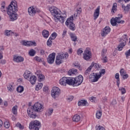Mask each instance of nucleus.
Returning <instances> with one entry per match:
<instances>
[{"label": "nucleus", "instance_id": "obj_58", "mask_svg": "<svg viewBox=\"0 0 130 130\" xmlns=\"http://www.w3.org/2000/svg\"><path fill=\"white\" fill-rule=\"evenodd\" d=\"M107 52V50L106 49H103L102 52V56H103V54L105 55V53Z\"/></svg>", "mask_w": 130, "mask_h": 130}, {"label": "nucleus", "instance_id": "obj_11", "mask_svg": "<svg viewBox=\"0 0 130 130\" xmlns=\"http://www.w3.org/2000/svg\"><path fill=\"white\" fill-rule=\"evenodd\" d=\"M84 81V78L82 75H79L74 78V82L75 83V86H80Z\"/></svg>", "mask_w": 130, "mask_h": 130}, {"label": "nucleus", "instance_id": "obj_60", "mask_svg": "<svg viewBox=\"0 0 130 130\" xmlns=\"http://www.w3.org/2000/svg\"><path fill=\"white\" fill-rule=\"evenodd\" d=\"M122 76L123 80H125V79H127V78H128V75L126 74V73L125 74H124V75H122Z\"/></svg>", "mask_w": 130, "mask_h": 130}, {"label": "nucleus", "instance_id": "obj_26", "mask_svg": "<svg viewBox=\"0 0 130 130\" xmlns=\"http://www.w3.org/2000/svg\"><path fill=\"white\" fill-rule=\"evenodd\" d=\"M73 121L78 122V121H80V120H81V116L78 115H75L73 117Z\"/></svg>", "mask_w": 130, "mask_h": 130}, {"label": "nucleus", "instance_id": "obj_32", "mask_svg": "<svg viewBox=\"0 0 130 130\" xmlns=\"http://www.w3.org/2000/svg\"><path fill=\"white\" fill-rule=\"evenodd\" d=\"M18 111V106H15L12 108V113L16 115Z\"/></svg>", "mask_w": 130, "mask_h": 130}, {"label": "nucleus", "instance_id": "obj_17", "mask_svg": "<svg viewBox=\"0 0 130 130\" xmlns=\"http://www.w3.org/2000/svg\"><path fill=\"white\" fill-rule=\"evenodd\" d=\"M23 77L26 80H29L32 77V73L29 71H26L23 74Z\"/></svg>", "mask_w": 130, "mask_h": 130}, {"label": "nucleus", "instance_id": "obj_47", "mask_svg": "<svg viewBox=\"0 0 130 130\" xmlns=\"http://www.w3.org/2000/svg\"><path fill=\"white\" fill-rule=\"evenodd\" d=\"M120 76H123L124 75L126 74V72L124 69H121L120 71Z\"/></svg>", "mask_w": 130, "mask_h": 130}, {"label": "nucleus", "instance_id": "obj_33", "mask_svg": "<svg viewBox=\"0 0 130 130\" xmlns=\"http://www.w3.org/2000/svg\"><path fill=\"white\" fill-rule=\"evenodd\" d=\"M28 54L30 56H34V55H35V54H36V51H35L33 49H31L29 50Z\"/></svg>", "mask_w": 130, "mask_h": 130}, {"label": "nucleus", "instance_id": "obj_6", "mask_svg": "<svg viewBox=\"0 0 130 130\" xmlns=\"http://www.w3.org/2000/svg\"><path fill=\"white\" fill-rule=\"evenodd\" d=\"M51 94L52 98L56 99L60 95V89L57 87H53L51 91Z\"/></svg>", "mask_w": 130, "mask_h": 130}, {"label": "nucleus", "instance_id": "obj_1", "mask_svg": "<svg viewBox=\"0 0 130 130\" xmlns=\"http://www.w3.org/2000/svg\"><path fill=\"white\" fill-rule=\"evenodd\" d=\"M49 11L52 15L54 17V20L56 23H61L63 24L64 21H66V18H67V14L66 13H62L59 12V10L56 7H52L49 8Z\"/></svg>", "mask_w": 130, "mask_h": 130}, {"label": "nucleus", "instance_id": "obj_54", "mask_svg": "<svg viewBox=\"0 0 130 130\" xmlns=\"http://www.w3.org/2000/svg\"><path fill=\"white\" fill-rule=\"evenodd\" d=\"M83 53V50H82V49L80 48L77 51V54L78 55H81Z\"/></svg>", "mask_w": 130, "mask_h": 130}, {"label": "nucleus", "instance_id": "obj_63", "mask_svg": "<svg viewBox=\"0 0 130 130\" xmlns=\"http://www.w3.org/2000/svg\"><path fill=\"white\" fill-rule=\"evenodd\" d=\"M21 44H22V45H24V46H27V42L22 41L21 42Z\"/></svg>", "mask_w": 130, "mask_h": 130}, {"label": "nucleus", "instance_id": "obj_21", "mask_svg": "<svg viewBox=\"0 0 130 130\" xmlns=\"http://www.w3.org/2000/svg\"><path fill=\"white\" fill-rule=\"evenodd\" d=\"M77 72L78 70L77 69H73L69 71L68 75H69V76H75L78 74Z\"/></svg>", "mask_w": 130, "mask_h": 130}, {"label": "nucleus", "instance_id": "obj_57", "mask_svg": "<svg viewBox=\"0 0 130 130\" xmlns=\"http://www.w3.org/2000/svg\"><path fill=\"white\" fill-rule=\"evenodd\" d=\"M44 92H45V93H48V87L45 86L43 88Z\"/></svg>", "mask_w": 130, "mask_h": 130}, {"label": "nucleus", "instance_id": "obj_31", "mask_svg": "<svg viewBox=\"0 0 130 130\" xmlns=\"http://www.w3.org/2000/svg\"><path fill=\"white\" fill-rule=\"evenodd\" d=\"M101 116H102V111H97L96 113V118H98V119H100V118H101Z\"/></svg>", "mask_w": 130, "mask_h": 130}, {"label": "nucleus", "instance_id": "obj_8", "mask_svg": "<svg viewBox=\"0 0 130 130\" xmlns=\"http://www.w3.org/2000/svg\"><path fill=\"white\" fill-rule=\"evenodd\" d=\"M91 58L92 53L91 52V49L89 48H86L83 54V58L85 60H89Z\"/></svg>", "mask_w": 130, "mask_h": 130}, {"label": "nucleus", "instance_id": "obj_24", "mask_svg": "<svg viewBox=\"0 0 130 130\" xmlns=\"http://www.w3.org/2000/svg\"><path fill=\"white\" fill-rule=\"evenodd\" d=\"M73 21H74V17L71 16L69 18H68V19L65 22V24L67 25H70L71 24H73L74 23Z\"/></svg>", "mask_w": 130, "mask_h": 130}, {"label": "nucleus", "instance_id": "obj_29", "mask_svg": "<svg viewBox=\"0 0 130 130\" xmlns=\"http://www.w3.org/2000/svg\"><path fill=\"white\" fill-rule=\"evenodd\" d=\"M122 9L124 10V11H126L127 12H128L130 10V4H128L126 7L124 6V5H122Z\"/></svg>", "mask_w": 130, "mask_h": 130}, {"label": "nucleus", "instance_id": "obj_55", "mask_svg": "<svg viewBox=\"0 0 130 130\" xmlns=\"http://www.w3.org/2000/svg\"><path fill=\"white\" fill-rule=\"evenodd\" d=\"M105 74V69H103L101 70V71L100 72V75H98L99 76H102V75H104Z\"/></svg>", "mask_w": 130, "mask_h": 130}, {"label": "nucleus", "instance_id": "obj_46", "mask_svg": "<svg viewBox=\"0 0 130 130\" xmlns=\"http://www.w3.org/2000/svg\"><path fill=\"white\" fill-rule=\"evenodd\" d=\"M12 33H13L12 30H6L5 31V35H6V36H11V35H12Z\"/></svg>", "mask_w": 130, "mask_h": 130}, {"label": "nucleus", "instance_id": "obj_50", "mask_svg": "<svg viewBox=\"0 0 130 130\" xmlns=\"http://www.w3.org/2000/svg\"><path fill=\"white\" fill-rule=\"evenodd\" d=\"M16 125L17 127H19L20 129H23V128H24V126H22L20 123H17Z\"/></svg>", "mask_w": 130, "mask_h": 130}, {"label": "nucleus", "instance_id": "obj_9", "mask_svg": "<svg viewBox=\"0 0 130 130\" xmlns=\"http://www.w3.org/2000/svg\"><path fill=\"white\" fill-rule=\"evenodd\" d=\"M101 76L99 75L98 74L96 73H93L89 76V80L92 83H95V82H98V80L100 79Z\"/></svg>", "mask_w": 130, "mask_h": 130}, {"label": "nucleus", "instance_id": "obj_45", "mask_svg": "<svg viewBox=\"0 0 130 130\" xmlns=\"http://www.w3.org/2000/svg\"><path fill=\"white\" fill-rule=\"evenodd\" d=\"M53 112V109H50L48 110V113H46L47 115L48 116H50L51 114H52V113Z\"/></svg>", "mask_w": 130, "mask_h": 130}, {"label": "nucleus", "instance_id": "obj_38", "mask_svg": "<svg viewBox=\"0 0 130 130\" xmlns=\"http://www.w3.org/2000/svg\"><path fill=\"white\" fill-rule=\"evenodd\" d=\"M102 60H103V62H107L108 60L107 59V57L103 54V56H102Z\"/></svg>", "mask_w": 130, "mask_h": 130}, {"label": "nucleus", "instance_id": "obj_44", "mask_svg": "<svg viewBox=\"0 0 130 130\" xmlns=\"http://www.w3.org/2000/svg\"><path fill=\"white\" fill-rule=\"evenodd\" d=\"M10 126L11 125L10 124V122H9V121H6V122H5L4 126L5 127H6V128H9Z\"/></svg>", "mask_w": 130, "mask_h": 130}, {"label": "nucleus", "instance_id": "obj_14", "mask_svg": "<svg viewBox=\"0 0 130 130\" xmlns=\"http://www.w3.org/2000/svg\"><path fill=\"white\" fill-rule=\"evenodd\" d=\"M110 27H109V26H106L102 32V36L103 37H105V36L110 32Z\"/></svg>", "mask_w": 130, "mask_h": 130}, {"label": "nucleus", "instance_id": "obj_59", "mask_svg": "<svg viewBox=\"0 0 130 130\" xmlns=\"http://www.w3.org/2000/svg\"><path fill=\"white\" fill-rule=\"evenodd\" d=\"M115 78L117 80V81H118V80H119V73H116L115 74Z\"/></svg>", "mask_w": 130, "mask_h": 130}, {"label": "nucleus", "instance_id": "obj_2", "mask_svg": "<svg viewBox=\"0 0 130 130\" xmlns=\"http://www.w3.org/2000/svg\"><path fill=\"white\" fill-rule=\"evenodd\" d=\"M44 109V106L39 103V102L36 103L34 104L32 108L27 109V114L30 118H36V112H42Z\"/></svg>", "mask_w": 130, "mask_h": 130}, {"label": "nucleus", "instance_id": "obj_53", "mask_svg": "<svg viewBox=\"0 0 130 130\" xmlns=\"http://www.w3.org/2000/svg\"><path fill=\"white\" fill-rule=\"evenodd\" d=\"M96 130H105V128L101 126H96Z\"/></svg>", "mask_w": 130, "mask_h": 130}, {"label": "nucleus", "instance_id": "obj_25", "mask_svg": "<svg viewBox=\"0 0 130 130\" xmlns=\"http://www.w3.org/2000/svg\"><path fill=\"white\" fill-rule=\"evenodd\" d=\"M78 106H86L88 104V102L86 100H80L78 102Z\"/></svg>", "mask_w": 130, "mask_h": 130}, {"label": "nucleus", "instance_id": "obj_4", "mask_svg": "<svg viewBox=\"0 0 130 130\" xmlns=\"http://www.w3.org/2000/svg\"><path fill=\"white\" fill-rule=\"evenodd\" d=\"M68 57L69 54L68 53H58V55L56 56V64H57V66H59L60 63L63 62V59H64V58H67Z\"/></svg>", "mask_w": 130, "mask_h": 130}, {"label": "nucleus", "instance_id": "obj_41", "mask_svg": "<svg viewBox=\"0 0 130 130\" xmlns=\"http://www.w3.org/2000/svg\"><path fill=\"white\" fill-rule=\"evenodd\" d=\"M119 91L121 92L122 95H123V94H125V92H126L125 88L123 87L119 88Z\"/></svg>", "mask_w": 130, "mask_h": 130}, {"label": "nucleus", "instance_id": "obj_27", "mask_svg": "<svg viewBox=\"0 0 130 130\" xmlns=\"http://www.w3.org/2000/svg\"><path fill=\"white\" fill-rule=\"evenodd\" d=\"M42 35L44 38H48V36H49V31L44 29L43 30Z\"/></svg>", "mask_w": 130, "mask_h": 130}, {"label": "nucleus", "instance_id": "obj_19", "mask_svg": "<svg viewBox=\"0 0 130 130\" xmlns=\"http://www.w3.org/2000/svg\"><path fill=\"white\" fill-rule=\"evenodd\" d=\"M121 18H122V14H118V17L115 18L117 21V23L119 24H123L124 23V20H121Z\"/></svg>", "mask_w": 130, "mask_h": 130}, {"label": "nucleus", "instance_id": "obj_39", "mask_svg": "<svg viewBox=\"0 0 130 130\" xmlns=\"http://www.w3.org/2000/svg\"><path fill=\"white\" fill-rule=\"evenodd\" d=\"M52 38H50L48 40L47 42V45H48V46H51V45H52V41L51 40H52Z\"/></svg>", "mask_w": 130, "mask_h": 130}, {"label": "nucleus", "instance_id": "obj_48", "mask_svg": "<svg viewBox=\"0 0 130 130\" xmlns=\"http://www.w3.org/2000/svg\"><path fill=\"white\" fill-rule=\"evenodd\" d=\"M35 60H37V61H40V62L44 61V59H41L40 57H35Z\"/></svg>", "mask_w": 130, "mask_h": 130}, {"label": "nucleus", "instance_id": "obj_64", "mask_svg": "<svg viewBox=\"0 0 130 130\" xmlns=\"http://www.w3.org/2000/svg\"><path fill=\"white\" fill-rule=\"evenodd\" d=\"M52 37H54V38H56V37L57 36V34H56V32H53L51 35Z\"/></svg>", "mask_w": 130, "mask_h": 130}, {"label": "nucleus", "instance_id": "obj_12", "mask_svg": "<svg viewBox=\"0 0 130 130\" xmlns=\"http://www.w3.org/2000/svg\"><path fill=\"white\" fill-rule=\"evenodd\" d=\"M55 58V53H52V54H50L48 58H47V61L48 63H50V64L53 63L54 62V59Z\"/></svg>", "mask_w": 130, "mask_h": 130}, {"label": "nucleus", "instance_id": "obj_43", "mask_svg": "<svg viewBox=\"0 0 130 130\" xmlns=\"http://www.w3.org/2000/svg\"><path fill=\"white\" fill-rule=\"evenodd\" d=\"M117 7V4L114 3L112 7V13H114V11H116Z\"/></svg>", "mask_w": 130, "mask_h": 130}, {"label": "nucleus", "instance_id": "obj_36", "mask_svg": "<svg viewBox=\"0 0 130 130\" xmlns=\"http://www.w3.org/2000/svg\"><path fill=\"white\" fill-rule=\"evenodd\" d=\"M117 23V21H116V19L114 18H112V19L111 20V24L112 25V26H116V24Z\"/></svg>", "mask_w": 130, "mask_h": 130}, {"label": "nucleus", "instance_id": "obj_3", "mask_svg": "<svg viewBox=\"0 0 130 130\" xmlns=\"http://www.w3.org/2000/svg\"><path fill=\"white\" fill-rule=\"evenodd\" d=\"M18 12V5L17 2L12 1L7 9L8 15H14Z\"/></svg>", "mask_w": 130, "mask_h": 130}, {"label": "nucleus", "instance_id": "obj_49", "mask_svg": "<svg viewBox=\"0 0 130 130\" xmlns=\"http://www.w3.org/2000/svg\"><path fill=\"white\" fill-rule=\"evenodd\" d=\"M73 99H74V96L70 95L67 98V101H68V102H71V101H72Z\"/></svg>", "mask_w": 130, "mask_h": 130}, {"label": "nucleus", "instance_id": "obj_13", "mask_svg": "<svg viewBox=\"0 0 130 130\" xmlns=\"http://www.w3.org/2000/svg\"><path fill=\"white\" fill-rule=\"evenodd\" d=\"M67 85H69V86H76L74 78L71 77H67Z\"/></svg>", "mask_w": 130, "mask_h": 130}, {"label": "nucleus", "instance_id": "obj_51", "mask_svg": "<svg viewBox=\"0 0 130 130\" xmlns=\"http://www.w3.org/2000/svg\"><path fill=\"white\" fill-rule=\"evenodd\" d=\"M92 67H94L95 69H98L99 68H100L99 67V64H98L97 63H92L91 64Z\"/></svg>", "mask_w": 130, "mask_h": 130}, {"label": "nucleus", "instance_id": "obj_42", "mask_svg": "<svg viewBox=\"0 0 130 130\" xmlns=\"http://www.w3.org/2000/svg\"><path fill=\"white\" fill-rule=\"evenodd\" d=\"M34 45L36 46V43L35 42L27 41V46H32Z\"/></svg>", "mask_w": 130, "mask_h": 130}, {"label": "nucleus", "instance_id": "obj_5", "mask_svg": "<svg viewBox=\"0 0 130 130\" xmlns=\"http://www.w3.org/2000/svg\"><path fill=\"white\" fill-rule=\"evenodd\" d=\"M127 41V36L126 35H123L122 39H120V43L117 47L118 50L119 51L122 50V49L123 48V47L125 46Z\"/></svg>", "mask_w": 130, "mask_h": 130}, {"label": "nucleus", "instance_id": "obj_10", "mask_svg": "<svg viewBox=\"0 0 130 130\" xmlns=\"http://www.w3.org/2000/svg\"><path fill=\"white\" fill-rule=\"evenodd\" d=\"M28 12L29 16H35L37 13H40V10L38 9L36 7H30L28 9Z\"/></svg>", "mask_w": 130, "mask_h": 130}, {"label": "nucleus", "instance_id": "obj_20", "mask_svg": "<svg viewBox=\"0 0 130 130\" xmlns=\"http://www.w3.org/2000/svg\"><path fill=\"white\" fill-rule=\"evenodd\" d=\"M8 16H9L10 21H16L18 19V14L17 13H13V14L8 15Z\"/></svg>", "mask_w": 130, "mask_h": 130}, {"label": "nucleus", "instance_id": "obj_34", "mask_svg": "<svg viewBox=\"0 0 130 130\" xmlns=\"http://www.w3.org/2000/svg\"><path fill=\"white\" fill-rule=\"evenodd\" d=\"M70 36L73 41H74V42H76V41H77V39H78V38L77 37V36H76L75 35H74V34H71L70 35Z\"/></svg>", "mask_w": 130, "mask_h": 130}, {"label": "nucleus", "instance_id": "obj_23", "mask_svg": "<svg viewBox=\"0 0 130 130\" xmlns=\"http://www.w3.org/2000/svg\"><path fill=\"white\" fill-rule=\"evenodd\" d=\"M28 81L32 85H34L36 83V81H37V78L35 76H31Z\"/></svg>", "mask_w": 130, "mask_h": 130}, {"label": "nucleus", "instance_id": "obj_15", "mask_svg": "<svg viewBox=\"0 0 130 130\" xmlns=\"http://www.w3.org/2000/svg\"><path fill=\"white\" fill-rule=\"evenodd\" d=\"M38 78L39 82H42V81H44L45 80V76L41 74V71L39 70L38 71Z\"/></svg>", "mask_w": 130, "mask_h": 130}, {"label": "nucleus", "instance_id": "obj_16", "mask_svg": "<svg viewBox=\"0 0 130 130\" xmlns=\"http://www.w3.org/2000/svg\"><path fill=\"white\" fill-rule=\"evenodd\" d=\"M13 60L14 61H16V62H22L24 61V58L22 56H14Z\"/></svg>", "mask_w": 130, "mask_h": 130}, {"label": "nucleus", "instance_id": "obj_7", "mask_svg": "<svg viewBox=\"0 0 130 130\" xmlns=\"http://www.w3.org/2000/svg\"><path fill=\"white\" fill-rule=\"evenodd\" d=\"M41 124L40 122L38 120L32 121L29 124V129L35 128V130H39L38 126H40Z\"/></svg>", "mask_w": 130, "mask_h": 130}, {"label": "nucleus", "instance_id": "obj_52", "mask_svg": "<svg viewBox=\"0 0 130 130\" xmlns=\"http://www.w3.org/2000/svg\"><path fill=\"white\" fill-rule=\"evenodd\" d=\"M74 66L75 67H76V69H79V70H81V67H80V63L78 62L77 63L75 62L74 63Z\"/></svg>", "mask_w": 130, "mask_h": 130}, {"label": "nucleus", "instance_id": "obj_30", "mask_svg": "<svg viewBox=\"0 0 130 130\" xmlns=\"http://www.w3.org/2000/svg\"><path fill=\"white\" fill-rule=\"evenodd\" d=\"M92 68H93V66H92V65H91L85 71V72L84 74H85V75H86V76H88V75H90V73H91V70H92Z\"/></svg>", "mask_w": 130, "mask_h": 130}, {"label": "nucleus", "instance_id": "obj_28", "mask_svg": "<svg viewBox=\"0 0 130 130\" xmlns=\"http://www.w3.org/2000/svg\"><path fill=\"white\" fill-rule=\"evenodd\" d=\"M67 27H69V28L70 30H72V31H75L76 30V25L74 23H71L70 24H68L66 25Z\"/></svg>", "mask_w": 130, "mask_h": 130}, {"label": "nucleus", "instance_id": "obj_61", "mask_svg": "<svg viewBox=\"0 0 130 130\" xmlns=\"http://www.w3.org/2000/svg\"><path fill=\"white\" fill-rule=\"evenodd\" d=\"M6 62H7V61L5 59H2L0 60V63H1L2 64H5Z\"/></svg>", "mask_w": 130, "mask_h": 130}, {"label": "nucleus", "instance_id": "obj_40", "mask_svg": "<svg viewBox=\"0 0 130 130\" xmlns=\"http://www.w3.org/2000/svg\"><path fill=\"white\" fill-rule=\"evenodd\" d=\"M77 13H75L74 14V17L75 18H76V17H78V15H80V14H81V12H82V8H80L79 10L77 9L76 10Z\"/></svg>", "mask_w": 130, "mask_h": 130}, {"label": "nucleus", "instance_id": "obj_35", "mask_svg": "<svg viewBox=\"0 0 130 130\" xmlns=\"http://www.w3.org/2000/svg\"><path fill=\"white\" fill-rule=\"evenodd\" d=\"M42 87H43V84L42 83H39L38 85H37L36 87V91H39Z\"/></svg>", "mask_w": 130, "mask_h": 130}, {"label": "nucleus", "instance_id": "obj_22", "mask_svg": "<svg viewBox=\"0 0 130 130\" xmlns=\"http://www.w3.org/2000/svg\"><path fill=\"white\" fill-rule=\"evenodd\" d=\"M59 83L61 86H67V77H62L59 81Z\"/></svg>", "mask_w": 130, "mask_h": 130}, {"label": "nucleus", "instance_id": "obj_62", "mask_svg": "<svg viewBox=\"0 0 130 130\" xmlns=\"http://www.w3.org/2000/svg\"><path fill=\"white\" fill-rule=\"evenodd\" d=\"M95 100H96V98L93 97V96L90 98V101L91 102H95Z\"/></svg>", "mask_w": 130, "mask_h": 130}, {"label": "nucleus", "instance_id": "obj_37", "mask_svg": "<svg viewBox=\"0 0 130 130\" xmlns=\"http://www.w3.org/2000/svg\"><path fill=\"white\" fill-rule=\"evenodd\" d=\"M17 91L18 93H22L24 91V87L19 86L17 88Z\"/></svg>", "mask_w": 130, "mask_h": 130}, {"label": "nucleus", "instance_id": "obj_18", "mask_svg": "<svg viewBox=\"0 0 130 130\" xmlns=\"http://www.w3.org/2000/svg\"><path fill=\"white\" fill-rule=\"evenodd\" d=\"M100 14V8L98 7L97 8L94 12L93 14V20H96V19H97V18H98L99 17V15Z\"/></svg>", "mask_w": 130, "mask_h": 130}, {"label": "nucleus", "instance_id": "obj_56", "mask_svg": "<svg viewBox=\"0 0 130 130\" xmlns=\"http://www.w3.org/2000/svg\"><path fill=\"white\" fill-rule=\"evenodd\" d=\"M8 90H9L10 92H12L13 91V86L12 85H9L8 87H7Z\"/></svg>", "mask_w": 130, "mask_h": 130}]
</instances>
